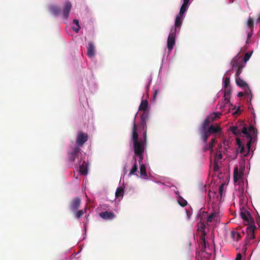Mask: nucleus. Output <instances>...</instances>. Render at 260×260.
<instances>
[{
  "label": "nucleus",
  "mask_w": 260,
  "mask_h": 260,
  "mask_svg": "<svg viewBox=\"0 0 260 260\" xmlns=\"http://www.w3.org/2000/svg\"><path fill=\"white\" fill-rule=\"evenodd\" d=\"M220 112H213L209 115L203 121L200 132L201 138L206 144L208 137L212 134H216L221 131L220 126L217 124H211L218 119L220 115Z\"/></svg>",
  "instance_id": "nucleus-1"
},
{
  "label": "nucleus",
  "mask_w": 260,
  "mask_h": 260,
  "mask_svg": "<svg viewBox=\"0 0 260 260\" xmlns=\"http://www.w3.org/2000/svg\"><path fill=\"white\" fill-rule=\"evenodd\" d=\"M205 224L201 222L198 224V230L200 233V245L202 247V251L200 253L201 260H207L211 256L212 249H211L206 241V232L205 231Z\"/></svg>",
  "instance_id": "nucleus-2"
},
{
  "label": "nucleus",
  "mask_w": 260,
  "mask_h": 260,
  "mask_svg": "<svg viewBox=\"0 0 260 260\" xmlns=\"http://www.w3.org/2000/svg\"><path fill=\"white\" fill-rule=\"evenodd\" d=\"M138 126L135 122V119L133 123L132 128V139L133 141V147L135 154L138 153H144L145 146L147 140L143 139L139 140L138 134L137 132Z\"/></svg>",
  "instance_id": "nucleus-3"
},
{
  "label": "nucleus",
  "mask_w": 260,
  "mask_h": 260,
  "mask_svg": "<svg viewBox=\"0 0 260 260\" xmlns=\"http://www.w3.org/2000/svg\"><path fill=\"white\" fill-rule=\"evenodd\" d=\"M242 133L246 137L248 142L246 144V148H245L244 146L241 143V140L239 138L236 139V144L238 147L237 149V152L241 154V155L244 156H247L250 152L251 147V144L253 138L248 133V129L246 127H243L242 130Z\"/></svg>",
  "instance_id": "nucleus-4"
},
{
  "label": "nucleus",
  "mask_w": 260,
  "mask_h": 260,
  "mask_svg": "<svg viewBox=\"0 0 260 260\" xmlns=\"http://www.w3.org/2000/svg\"><path fill=\"white\" fill-rule=\"evenodd\" d=\"M68 156L69 160L72 162H76V159H77V161L82 160L81 148L76 145L74 147H71L68 152Z\"/></svg>",
  "instance_id": "nucleus-5"
},
{
  "label": "nucleus",
  "mask_w": 260,
  "mask_h": 260,
  "mask_svg": "<svg viewBox=\"0 0 260 260\" xmlns=\"http://www.w3.org/2000/svg\"><path fill=\"white\" fill-rule=\"evenodd\" d=\"M231 63L232 66L233 70L236 72L235 76L239 77L243 68L245 66L244 62H243V59L240 57H236L231 61Z\"/></svg>",
  "instance_id": "nucleus-6"
},
{
  "label": "nucleus",
  "mask_w": 260,
  "mask_h": 260,
  "mask_svg": "<svg viewBox=\"0 0 260 260\" xmlns=\"http://www.w3.org/2000/svg\"><path fill=\"white\" fill-rule=\"evenodd\" d=\"M240 209L241 217L243 219V221H244L245 224L248 225L254 224V219L251 216L250 212L248 211V210L243 207Z\"/></svg>",
  "instance_id": "nucleus-7"
},
{
  "label": "nucleus",
  "mask_w": 260,
  "mask_h": 260,
  "mask_svg": "<svg viewBox=\"0 0 260 260\" xmlns=\"http://www.w3.org/2000/svg\"><path fill=\"white\" fill-rule=\"evenodd\" d=\"M88 139V136L87 134L82 131L79 132L76 137V146H79L80 148L82 147L84 143L87 141Z\"/></svg>",
  "instance_id": "nucleus-8"
},
{
  "label": "nucleus",
  "mask_w": 260,
  "mask_h": 260,
  "mask_svg": "<svg viewBox=\"0 0 260 260\" xmlns=\"http://www.w3.org/2000/svg\"><path fill=\"white\" fill-rule=\"evenodd\" d=\"M176 29L172 28L171 29L170 33L168 36L167 40V47L169 51L173 49L175 43Z\"/></svg>",
  "instance_id": "nucleus-9"
},
{
  "label": "nucleus",
  "mask_w": 260,
  "mask_h": 260,
  "mask_svg": "<svg viewBox=\"0 0 260 260\" xmlns=\"http://www.w3.org/2000/svg\"><path fill=\"white\" fill-rule=\"evenodd\" d=\"M256 229V226L254 224L249 225L247 227V239L246 241V244H248L250 241L253 240L255 238L254 236V230Z\"/></svg>",
  "instance_id": "nucleus-10"
},
{
  "label": "nucleus",
  "mask_w": 260,
  "mask_h": 260,
  "mask_svg": "<svg viewBox=\"0 0 260 260\" xmlns=\"http://www.w3.org/2000/svg\"><path fill=\"white\" fill-rule=\"evenodd\" d=\"M82 160L77 161L75 166L76 168H79V171L82 175H86L87 173V164L85 160H83L82 162Z\"/></svg>",
  "instance_id": "nucleus-11"
},
{
  "label": "nucleus",
  "mask_w": 260,
  "mask_h": 260,
  "mask_svg": "<svg viewBox=\"0 0 260 260\" xmlns=\"http://www.w3.org/2000/svg\"><path fill=\"white\" fill-rule=\"evenodd\" d=\"M229 113H231L234 117H237L240 115L241 111L239 106L236 107L229 103Z\"/></svg>",
  "instance_id": "nucleus-12"
},
{
  "label": "nucleus",
  "mask_w": 260,
  "mask_h": 260,
  "mask_svg": "<svg viewBox=\"0 0 260 260\" xmlns=\"http://www.w3.org/2000/svg\"><path fill=\"white\" fill-rule=\"evenodd\" d=\"M81 204V200L79 197H76L70 203V208L72 211H76Z\"/></svg>",
  "instance_id": "nucleus-13"
},
{
  "label": "nucleus",
  "mask_w": 260,
  "mask_h": 260,
  "mask_svg": "<svg viewBox=\"0 0 260 260\" xmlns=\"http://www.w3.org/2000/svg\"><path fill=\"white\" fill-rule=\"evenodd\" d=\"M72 8V4L70 2H67L64 6L62 16L63 18L67 19L70 14V11Z\"/></svg>",
  "instance_id": "nucleus-14"
},
{
  "label": "nucleus",
  "mask_w": 260,
  "mask_h": 260,
  "mask_svg": "<svg viewBox=\"0 0 260 260\" xmlns=\"http://www.w3.org/2000/svg\"><path fill=\"white\" fill-rule=\"evenodd\" d=\"M95 54V48L92 42H88L87 55L88 57L92 58Z\"/></svg>",
  "instance_id": "nucleus-15"
},
{
  "label": "nucleus",
  "mask_w": 260,
  "mask_h": 260,
  "mask_svg": "<svg viewBox=\"0 0 260 260\" xmlns=\"http://www.w3.org/2000/svg\"><path fill=\"white\" fill-rule=\"evenodd\" d=\"M222 158V154L220 152L217 153L214 158V164H213V170L214 171H218L219 168V163Z\"/></svg>",
  "instance_id": "nucleus-16"
},
{
  "label": "nucleus",
  "mask_w": 260,
  "mask_h": 260,
  "mask_svg": "<svg viewBox=\"0 0 260 260\" xmlns=\"http://www.w3.org/2000/svg\"><path fill=\"white\" fill-rule=\"evenodd\" d=\"M50 13L55 16H58L61 13V8L56 5H52L49 7Z\"/></svg>",
  "instance_id": "nucleus-17"
},
{
  "label": "nucleus",
  "mask_w": 260,
  "mask_h": 260,
  "mask_svg": "<svg viewBox=\"0 0 260 260\" xmlns=\"http://www.w3.org/2000/svg\"><path fill=\"white\" fill-rule=\"evenodd\" d=\"M224 97L225 103L222 104L221 103L218 104V106L219 107V109H222L223 107H224L225 104L228 103V102L226 101L227 100H226V94H227L226 88H228V76H225V77L224 78Z\"/></svg>",
  "instance_id": "nucleus-18"
},
{
  "label": "nucleus",
  "mask_w": 260,
  "mask_h": 260,
  "mask_svg": "<svg viewBox=\"0 0 260 260\" xmlns=\"http://www.w3.org/2000/svg\"><path fill=\"white\" fill-rule=\"evenodd\" d=\"M100 216L105 220L112 219L115 217V214L109 211L102 212L100 213Z\"/></svg>",
  "instance_id": "nucleus-19"
},
{
  "label": "nucleus",
  "mask_w": 260,
  "mask_h": 260,
  "mask_svg": "<svg viewBox=\"0 0 260 260\" xmlns=\"http://www.w3.org/2000/svg\"><path fill=\"white\" fill-rule=\"evenodd\" d=\"M243 176V172L239 171L238 167H235L234 171V180L236 182L241 179Z\"/></svg>",
  "instance_id": "nucleus-20"
},
{
  "label": "nucleus",
  "mask_w": 260,
  "mask_h": 260,
  "mask_svg": "<svg viewBox=\"0 0 260 260\" xmlns=\"http://www.w3.org/2000/svg\"><path fill=\"white\" fill-rule=\"evenodd\" d=\"M189 0H183V3L182 5L180 12L178 15L183 16L185 12L186 11L189 5Z\"/></svg>",
  "instance_id": "nucleus-21"
},
{
  "label": "nucleus",
  "mask_w": 260,
  "mask_h": 260,
  "mask_svg": "<svg viewBox=\"0 0 260 260\" xmlns=\"http://www.w3.org/2000/svg\"><path fill=\"white\" fill-rule=\"evenodd\" d=\"M140 128L143 131V138L146 140L147 139V124L145 121H140Z\"/></svg>",
  "instance_id": "nucleus-22"
},
{
  "label": "nucleus",
  "mask_w": 260,
  "mask_h": 260,
  "mask_svg": "<svg viewBox=\"0 0 260 260\" xmlns=\"http://www.w3.org/2000/svg\"><path fill=\"white\" fill-rule=\"evenodd\" d=\"M227 184L224 183H222L219 187V194L220 198V200H222L223 197H225L226 192V187Z\"/></svg>",
  "instance_id": "nucleus-23"
},
{
  "label": "nucleus",
  "mask_w": 260,
  "mask_h": 260,
  "mask_svg": "<svg viewBox=\"0 0 260 260\" xmlns=\"http://www.w3.org/2000/svg\"><path fill=\"white\" fill-rule=\"evenodd\" d=\"M140 177L143 179L147 178L146 167L144 164L140 165Z\"/></svg>",
  "instance_id": "nucleus-24"
},
{
  "label": "nucleus",
  "mask_w": 260,
  "mask_h": 260,
  "mask_svg": "<svg viewBox=\"0 0 260 260\" xmlns=\"http://www.w3.org/2000/svg\"><path fill=\"white\" fill-rule=\"evenodd\" d=\"M148 106V102L147 100H142L141 103L139 106V110L140 111H145Z\"/></svg>",
  "instance_id": "nucleus-25"
},
{
  "label": "nucleus",
  "mask_w": 260,
  "mask_h": 260,
  "mask_svg": "<svg viewBox=\"0 0 260 260\" xmlns=\"http://www.w3.org/2000/svg\"><path fill=\"white\" fill-rule=\"evenodd\" d=\"M231 235L232 239L236 241H238L241 238L240 233L236 231L231 232Z\"/></svg>",
  "instance_id": "nucleus-26"
},
{
  "label": "nucleus",
  "mask_w": 260,
  "mask_h": 260,
  "mask_svg": "<svg viewBox=\"0 0 260 260\" xmlns=\"http://www.w3.org/2000/svg\"><path fill=\"white\" fill-rule=\"evenodd\" d=\"M183 16L178 15L175 19V28L177 30V28L180 27L182 24V19Z\"/></svg>",
  "instance_id": "nucleus-27"
},
{
  "label": "nucleus",
  "mask_w": 260,
  "mask_h": 260,
  "mask_svg": "<svg viewBox=\"0 0 260 260\" xmlns=\"http://www.w3.org/2000/svg\"><path fill=\"white\" fill-rule=\"evenodd\" d=\"M215 143V138H213L211 140V141L210 143L209 144L208 146L206 145L204 149V151H207V150H210V151H213V147L214 146V144Z\"/></svg>",
  "instance_id": "nucleus-28"
},
{
  "label": "nucleus",
  "mask_w": 260,
  "mask_h": 260,
  "mask_svg": "<svg viewBox=\"0 0 260 260\" xmlns=\"http://www.w3.org/2000/svg\"><path fill=\"white\" fill-rule=\"evenodd\" d=\"M236 82L237 84L241 87H244L247 86V83L244 82L240 77H236Z\"/></svg>",
  "instance_id": "nucleus-29"
},
{
  "label": "nucleus",
  "mask_w": 260,
  "mask_h": 260,
  "mask_svg": "<svg viewBox=\"0 0 260 260\" xmlns=\"http://www.w3.org/2000/svg\"><path fill=\"white\" fill-rule=\"evenodd\" d=\"M124 194V188L122 187H119L117 188L115 192V197L117 198L122 197Z\"/></svg>",
  "instance_id": "nucleus-30"
},
{
  "label": "nucleus",
  "mask_w": 260,
  "mask_h": 260,
  "mask_svg": "<svg viewBox=\"0 0 260 260\" xmlns=\"http://www.w3.org/2000/svg\"><path fill=\"white\" fill-rule=\"evenodd\" d=\"M134 159H135V162H134L133 167H132V168L131 169V170L130 171L129 175L134 174L137 171V170H138V166H137L136 158L135 157H134Z\"/></svg>",
  "instance_id": "nucleus-31"
},
{
  "label": "nucleus",
  "mask_w": 260,
  "mask_h": 260,
  "mask_svg": "<svg viewBox=\"0 0 260 260\" xmlns=\"http://www.w3.org/2000/svg\"><path fill=\"white\" fill-rule=\"evenodd\" d=\"M177 202L178 204L182 207H185L187 204V201L180 196L178 197Z\"/></svg>",
  "instance_id": "nucleus-32"
},
{
  "label": "nucleus",
  "mask_w": 260,
  "mask_h": 260,
  "mask_svg": "<svg viewBox=\"0 0 260 260\" xmlns=\"http://www.w3.org/2000/svg\"><path fill=\"white\" fill-rule=\"evenodd\" d=\"M247 25L252 31L253 30V20L251 17H249L247 21Z\"/></svg>",
  "instance_id": "nucleus-33"
},
{
  "label": "nucleus",
  "mask_w": 260,
  "mask_h": 260,
  "mask_svg": "<svg viewBox=\"0 0 260 260\" xmlns=\"http://www.w3.org/2000/svg\"><path fill=\"white\" fill-rule=\"evenodd\" d=\"M149 119V114L147 112L144 111L141 115L140 121H145Z\"/></svg>",
  "instance_id": "nucleus-34"
},
{
  "label": "nucleus",
  "mask_w": 260,
  "mask_h": 260,
  "mask_svg": "<svg viewBox=\"0 0 260 260\" xmlns=\"http://www.w3.org/2000/svg\"><path fill=\"white\" fill-rule=\"evenodd\" d=\"M229 130L231 131L235 135H239L241 134V132L238 129V127L235 126H232L229 131Z\"/></svg>",
  "instance_id": "nucleus-35"
},
{
  "label": "nucleus",
  "mask_w": 260,
  "mask_h": 260,
  "mask_svg": "<svg viewBox=\"0 0 260 260\" xmlns=\"http://www.w3.org/2000/svg\"><path fill=\"white\" fill-rule=\"evenodd\" d=\"M217 217V214L215 213H213L209 215L207 219V222L208 223L209 222H211L213 221L215 217Z\"/></svg>",
  "instance_id": "nucleus-36"
},
{
  "label": "nucleus",
  "mask_w": 260,
  "mask_h": 260,
  "mask_svg": "<svg viewBox=\"0 0 260 260\" xmlns=\"http://www.w3.org/2000/svg\"><path fill=\"white\" fill-rule=\"evenodd\" d=\"M252 53H253V51H252L250 52H247L245 54L244 59H243V62H244V64H245L246 62L249 59Z\"/></svg>",
  "instance_id": "nucleus-37"
},
{
  "label": "nucleus",
  "mask_w": 260,
  "mask_h": 260,
  "mask_svg": "<svg viewBox=\"0 0 260 260\" xmlns=\"http://www.w3.org/2000/svg\"><path fill=\"white\" fill-rule=\"evenodd\" d=\"M216 193L214 191H209L208 193V197L209 198V202L212 204L214 203L215 202V199L214 198L212 199V197H214L215 196Z\"/></svg>",
  "instance_id": "nucleus-38"
},
{
  "label": "nucleus",
  "mask_w": 260,
  "mask_h": 260,
  "mask_svg": "<svg viewBox=\"0 0 260 260\" xmlns=\"http://www.w3.org/2000/svg\"><path fill=\"white\" fill-rule=\"evenodd\" d=\"M73 23H75L77 27H74L73 28V29L75 30V31L77 33L79 32L80 29V26L79 25V20H77V19H74L73 20Z\"/></svg>",
  "instance_id": "nucleus-39"
},
{
  "label": "nucleus",
  "mask_w": 260,
  "mask_h": 260,
  "mask_svg": "<svg viewBox=\"0 0 260 260\" xmlns=\"http://www.w3.org/2000/svg\"><path fill=\"white\" fill-rule=\"evenodd\" d=\"M86 210L85 209V212H86ZM75 215L77 218H80L84 213V211L82 210H80L78 211H75Z\"/></svg>",
  "instance_id": "nucleus-40"
},
{
  "label": "nucleus",
  "mask_w": 260,
  "mask_h": 260,
  "mask_svg": "<svg viewBox=\"0 0 260 260\" xmlns=\"http://www.w3.org/2000/svg\"><path fill=\"white\" fill-rule=\"evenodd\" d=\"M248 132L250 135H255L256 132V130L253 126L251 125L249 126Z\"/></svg>",
  "instance_id": "nucleus-41"
},
{
  "label": "nucleus",
  "mask_w": 260,
  "mask_h": 260,
  "mask_svg": "<svg viewBox=\"0 0 260 260\" xmlns=\"http://www.w3.org/2000/svg\"><path fill=\"white\" fill-rule=\"evenodd\" d=\"M159 89H154V92L153 94V101H155L157 99V95L159 93Z\"/></svg>",
  "instance_id": "nucleus-42"
},
{
  "label": "nucleus",
  "mask_w": 260,
  "mask_h": 260,
  "mask_svg": "<svg viewBox=\"0 0 260 260\" xmlns=\"http://www.w3.org/2000/svg\"><path fill=\"white\" fill-rule=\"evenodd\" d=\"M135 155H137L139 158L138 161H139L140 165H142V160L143 159V153H140L136 154Z\"/></svg>",
  "instance_id": "nucleus-43"
},
{
  "label": "nucleus",
  "mask_w": 260,
  "mask_h": 260,
  "mask_svg": "<svg viewBox=\"0 0 260 260\" xmlns=\"http://www.w3.org/2000/svg\"><path fill=\"white\" fill-rule=\"evenodd\" d=\"M242 255L240 253H239L237 254L235 260H241Z\"/></svg>",
  "instance_id": "nucleus-44"
},
{
  "label": "nucleus",
  "mask_w": 260,
  "mask_h": 260,
  "mask_svg": "<svg viewBox=\"0 0 260 260\" xmlns=\"http://www.w3.org/2000/svg\"><path fill=\"white\" fill-rule=\"evenodd\" d=\"M252 35V31H251V32H249L247 34V40L246 41V43H248V40L251 37Z\"/></svg>",
  "instance_id": "nucleus-45"
},
{
  "label": "nucleus",
  "mask_w": 260,
  "mask_h": 260,
  "mask_svg": "<svg viewBox=\"0 0 260 260\" xmlns=\"http://www.w3.org/2000/svg\"><path fill=\"white\" fill-rule=\"evenodd\" d=\"M244 95V93L242 92H239L238 93V97H242Z\"/></svg>",
  "instance_id": "nucleus-46"
},
{
  "label": "nucleus",
  "mask_w": 260,
  "mask_h": 260,
  "mask_svg": "<svg viewBox=\"0 0 260 260\" xmlns=\"http://www.w3.org/2000/svg\"><path fill=\"white\" fill-rule=\"evenodd\" d=\"M256 23L260 22V14L258 16V18L256 19Z\"/></svg>",
  "instance_id": "nucleus-47"
},
{
  "label": "nucleus",
  "mask_w": 260,
  "mask_h": 260,
  "mask_svg": "<svg viewBox=\"0 0 260 260\" xmlns=\"http://www.w3.org/2000/svg\"><path fill=\"white\" fill-rule=\"evenodd\" d=\"M150 82H151V80L149 81V82L148 83V84H147V85L146 86V89H148L149 88L150 84Z\"/></svg>",
  "instance_id": "nucleus-48"
},
{
  "label": "nucleus",
  "mask_w": 260,
  "mask_h": 260,
  "mask_svg": "<svg viewBox=\"0 0 260 260\" xmlns=\"http://www.w3.org/2000/svg\"><path fill=\"white\" fill-rule=\"evenodd\" d=\"M187 215L188 216V218H190V215L188 214V212H187Z\"/></svg>",
  "instance_id": "nucleus-49"
},
{
  "label": "nucleus",
  "mask_w": 260,
  "mask_h": 260,
  "mask_svg": "<svg viewBox=\"0 0 260 260\" xmlns=\"http://www.w3.org/2000/svg\"><path fill=\"white\" fill-rule=\"evenodd\" d=\"M218 196H217V197H216V200H218Z\"/></svg>",
  "instance_id": "nucleus-50"
}]
</instances>
